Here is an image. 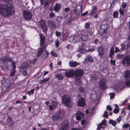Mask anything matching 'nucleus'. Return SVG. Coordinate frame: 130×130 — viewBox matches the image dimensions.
I'll list each match as a JSON object with an SVG mask.
<instances>
[{
    "mask_svg": "<svg viewBox=\"0 0 130 130\" xmlns=\"http://www.w3.org/2000/svg\"><path fill=\"white\" fill-rule=\"evenodd\" d=\"M88 60L90 62H93V60L91 56H87Z\"/></svg>",
    "mask_w": 130,
    "mask_h": 130,
    "instance_id": "49530a36",
    "label": "nucleus"
},
{
    "mask_svg": "<svg viewBox=\"0 0 130 130\" xmlns=\"http://www.w3.org/2000/svg\"><path fill=\"white\" fill-rule=\"evenodd\" d=\"M56 115L58 119L60 118H62L63 117V116H62V114L60 112H58L56 114Z\"/></svg>",
    "mask_w": 130,
    "mask_h": 130,
    "instance_id": "72a5a7b5",
    "label": "nucleus"
},
{
    "mask_svg": "<svg viewBox=\"0 0 130 130\" xmlns=\"http://www.w3.org/2000/svg\"><path fill=\"white\" fill-rule=\"evenodd\" d=\"M119 109L115 108L113 110V112L115 114L118 113L119 111Z\"/></svg>",
    "mask_w": 130,
    "mask_h": 130,
    "instance_id": "5fc2aeb1",
    "label": "nucleus"
},
{
    "mask_svg": "<svg viewBox=\"0 0 130 130\" xmlns=\"http://www.w3.org/2000/svg\"><path fill=\"white\" fill-rule=\"evenodd\" d=\"M127 5V3L126 2H123L122 4V7L123 9H125Z\"/></svg>",
    "mask_w": 130,
    "mask_h": 130,
    "instance_id": "8fccbe9b",
    "label": "nucleus"
},
{
    "mask_svg": "<svg viewBox=\"0 0 130 130\" xmlns=\"http://www.w3.org/2000/svg\"><path fill=\"white\" fill-rule=\"evenodd\" d=\"M34 92L35 90L34 89H31L30 91L29 90L28 91V94L30 96L31 95H32L34 94Z\"/></svg>",
    "mask_w": 130,
    "mask_h": 130,
    "instance_id": "7c9ffc66",
    "label": "nucleus"
},
{
    "mask_svg": "<svg viewBox=\"0 0 130 130\" xmlns=\"http://www.w3.org/2000/svg\"><path fill=\"white\" fill-rule=\"evenodd\" d=\"M55 16V13H53V12H51L50 14L49 17L50 18H52L53 17Z\"/></svg>",
    "mask_w": 130,
    "mask_h": 130,
    "instance_id": "a18cd8bd",
    "label": "nucleus"
},
{
    "mask_svg": "<svg viewBox=\"0 0 130 130\" xmlns=\"http://www.w3.org/2000/svg\"><path fill=\"white\" fill-rule=\"evenodd\" d=\"M52 106L54 107V109H56L57 108L58 105V103L57 102H56L55 101L53 100L52 101Z\"/></svg>",
    "mask_w": 130,
    "mask_h": 130,
    "instance_id": "c85d7f7f",
    "label": "nucleus"
},
{
    "mask_svg": "<svg viewBox=\"0 0 130 130\" xmlns=\"http://www.w3.org/2000/svg\"><path fill=\"white\" fill-rule=\"evenodd\" d=\"M122 63L123 65L128 66L130 64V56H125L122 60Z\"/></svg>",
    "mask_w": 130,
    "mask_h": 130,
    "instance_id": "9b49d317",
    "label": "nucleus"
},
{
    "mask_svg": "<svg viewBox=\"0 0 130 130\" xmlns=\"http://www.w3.org/2000/svg\"><path fill=\"white\" fill-rule=\"evenodd\" d=\"M1 61L4 62L7 61L11 62L13 61V58L8 56H3L1 58Z\"/></svg>",
    "mask_w": 130,
    "mask_h": 130,
    "instance_id": "dca6fc26",
    "label": "nucleus"
},
{
    "mask_svg": "<svg viewBox=\"0 0 130 130\" xmlns=\"http://www.w3.org/2000/svg\"><path fill=\"white\" fill-rule=\"evenodd\" d=\"M69 64V66L70 67H76L77 66L79 65V63L76 61H75L74 62L70 61Z\"/></svg>",
    "mask_w": 130,
    "mask_h": 130,
    "instance_id": "b1692460",
    "label": "nucleus"
},
{
    "mask_svg": "<svg viewBox=\"0 0 130 130\" xmlns=\"http://www.w3.org/2000/svg\"><path fill=\"white\" fill-rule=\"evenodd\" d=\"M112 16L114 18H117L119 17V13L118 11H114L113 13Z\"/></svg>",
    "mask_w": 130,
    "mask_h": 130,
    "instance_id": "cd10ccee",
    "label": "nucleus"
},
{
    "mask_svg": "<svg viewBox=\"0 0 130 130\" xmlns=\"http://www.w3.org/2000/svg\"><path fill=\"white\" fill-rule=\"evenodd\" d=\"M120 46H121V50L122 51H124L125 48L126 46L123 43L120 44Z\"/></svg>",
    "mask_w": 130,
    "mask_h": 130,
    "instance_id": "ea45409f",
    "label": "nucleus"
},
{
    "mask_svg": "<svg viewBox=\"0 0 130 130\" xmlns=\"http://www.w3.org/2000/svg\"><path fill=\"white\" fill-rule=\"evenodd\" d=\"M40 25L41 27L43 32L45 34L47 33V26L46 24V22L43 19H41L39 22Z\"/></svg>",
    "mask_w": 130,
    "mask_h": 130,
    "instance_id": "7ed1b4c3",
    "label": "nucleus"
},
{
    "mask_svg": "<svg viewBox=\"0 0 130 130\" xmlns=\"http://www.w3.org/2000/svg\"><path fill=\"white\" fill-rule=\"evenodd\" d=\"M8 64L7 63L4 62L3 63L1 66L2 70H3L4 71L6 72L8 71L9 68Z\"/></svg>",
    "mask_w": 130,
    "mask_h": 130,
    "instance_id": "a211bd4d",
    "label": "nucleus"
},
{
    "mask_svg": "<svg viewBox=\"0 0 130 130\" xmlns=\"http://www.w3.org/2000/svg\"><path fill=\"white\" fill-rule=\"evenodd\" d=\"M23 13L24 18L25 20L29 21L32 19V14L31 11L27 10H24Z\"/></svg>",
    "mask_w": 130,
    "mask_h": 130,
    "instance_id": "20e7f679",
    "label": "nucleus"
},
{
    "mask_svg": "<svg viewBox=\"0 0 130 130\" xmlns=\"http://www.w3.org/2000/svg\"><path fill=\"white\" fill-rule=\"evenodd\" d=\"M95 48H89L87 50L88 52H92L94 51L95 50Z\"/></svg>",
    "mask_w": 130,
    "mask_h": 130,
    "instance_id": "0e129e2a",
    "label": "nucleus"
},
{
    "mask_svg": "<svg viewBox=\"0 0 130 130\" xmlns=\"http://www.w3.org/2000/svg\"><path fill=\"white\" fill-rule=\"evenodd\" d=\"M75 12L78 14L82 12V7L81 5L77 6L75 9Z\"/></svg>",
    "mask_w": 130,
    "mask_h": 130,
    "instance_id": "aec40b11",
    "label": "nucleus"
},
{
    "mask_svg": "<svg viewBox=\"0 0 130 130\" xmlns=\"http://www.w3.org/2000/svg\"><path fill=\"white\" fill-rule=\"evenodd\" d=\"M109 95H110V98L111 99L114 98L115 94L114 92L112 93H109Z\"/></svg>",
    "mask_w": 130,
    "mask_h": 130,
    "instance_id": "79ce46f5",
    "label": "nucleus"
},
{
    "mask_svg": "<svg viewBox=\"0 0 130 130\" xmlns=\"http://www.w3.org/2000/svg\"><path fill=\"white\" fill-rule=\"evenodd\" d=\"M124 55L123 54H117V57L119 59V58H120V59H122V58H123V57H124Z\"/></svg>",
    "mask_w": 130,
    "mask_h": 130,
    "instance_id": "de8ad7c7",
    "label": "nucleus"
},
{
    "mask_svg": "<svg viewBox=\"0 0 130 130\" xmlns=\"http://www.w3.org/2000/svg\"><path fill=\"white\" fill-rule=\"evenodd\" d=\"M61 4L57 3L53 7V9L56 12H59L61 10Z\"/></svg>",
    "mask_w": 130,
    "mask_h": 130,
    "instance_id": "ddd939ff",
    "label": "nucleus"
},
{
    "mask_svg": "<svg viewBox=\"0 0 130 130\" xmlns=\"http://www.w3.org/2000/svg\"><path fill=\"white\" fill-rule=\"evenodd\" d=\"M52 120L54 121H57L59 119L57 117V116L56 115H54L52 117Z\"/></svg>",
    "mask_w": 130,
    "mask_h": 130,
    "instance_id": "58836bf2",
    "label": "nucleus"
},
{
    "mask_svg": "<svg viewBox=\"0 0 130 130\" xmlns=\"http://www.w3.org/2000/svg\"><path fill=\"white\" fill-rule=\"evenodd\" d=\"M86 50L84 47H79L78 52L82 54H84L86 52Z\"/></svg>",
    "mask_w": 130,
    "mask_h": 130,
    "instance_id": "a878e982",
    "label": "nucleus"
},
{
    "mask_svg": "<svg viewBox=\"0 0 130 130\" xmlns=\"http://www.w3.org/2000/svg\"><path fill=\"white\" fill-rule=\"evenodd\" d=\"M62 18L61 17L59 16H57L56 18V21L57 22H60V21L62 19Z\"/></svg>",
    "mask_w": 130,
    "mask_h": 130,
    "instance_id": "4d7b16f0",
    "label": "nucleus"
},
{
    "mask_svg": "<svg viewBox=\"0 0 130 130\" xmlns=\"http://www.w3.org/2000/svg\"><path fill=\"white\" fill-rule=\"evenodd\" d=\"M81 40L84 41H85L88 39V37L87 35H82L80 37Z\"/></svg>",
    "mask_w": 130,
    "mask_h": 130,
    "instance_id": "bb28decb",
    "label": "nucleus"
},
{
    "mask_svg": "<svg viewBox=\"0 0 130 130\" xmlns=\"http://www.w3.org/2000/svg\"><path fill=\"white\" fill-rule=\"evenodd\" d=\"M90 24L89 23H86L85 25V28H89L90 27Z\"/></svg>",
    "mask_w": 130,
    "mask_h": 130,
    "instance_id": "69168bd1",
    "label": "nucleus"
},
{
    "mask_svg": "<svg viewBox=\"0 0 130 130\" xmlns=\"http://www.w3.org/2000/svg\"><path fill=\"white\" fill-rule=\"evenodd\" d=\"M44 52L45 53L43 55L42 58L44 59H45L48 57L49 55V53L46 49L45 50Z\"/></svg>",
    "mask_w": 130,
    "mask_h": 130,
    "instance_id": "393cba45",
    "label": "nucleus"
},
{
    "mask_svg": "<svg viewBox=\"0 0 130 130\" xmlns=\"http://www.w3.org/2000/svg\"><path fill=\"white\" fill-rule=\"evenodd\" d=\"M52 56L55 57H57L58 56L57 54L55 53L54 51H52L50 53Z\"/></svg>",
    "mask_w": 130,
    "mask_h": 130,
    "instance_id": "e433bc0d",
    "label": "nucleus"
},
{
    "mask_svg": "<svg viewBox=\"0 0 130 130\" xmlns=\"http://www.w3.org/2000/svg\"><path fill=\"white\" fill-rule=\"evenodd\" d=\"M15 12L14 7L11 5H3L1 4V14L7 17L10 16Z\"/></svg>",
    "mask_w": 130,
    "mask_h": 130,
    "instance_id": "f257e3e1",
    "label": "nucleus"
},
{
    "mask_svg": "<svg viewBox=\"0 0 130 130\" xmlns=\"http://www.w3.org/2000/svg\"><path fill=\"white\" fill-rule=\"evenodd\" d=\"M116 61L115 60H113L112 59H111V60L110 61V62L111 64L115 66V62Z\"/></svg>",
    "mask_w": 130,
    "mask_h": 130,
    "instance_id": "680f3d73",
    "label": "nucleus"
},
{
    "mask_svg": "<svg viewBox=\"0 0 130 130\" xmlns=\"http://www.w3.org/2000/svg\"><path fill=\"white\" fill-rule=\"evenodd\" d=\"M56 77L59 80H61L63 78V76L60 74H57L56 75Z\"/></svg>",
    "mask_w": 130,
    "mask_h": 130,
    "instance_id": "f704fd0d",
    "label": "nucleus"
},
{
    "mask_svg": "<svg viewBox=\"0 0 130 130\" xmlns=\"http://www.w3.org/2000/svg\"><path fill=\"white\" fill-rule=\"evenodd\" d=\"M77 103V106L81 107H83L85 106L86 102L84 98L80 97L78 99Z\"/></svg>",
    "mask_w": 130,
    "mask_h": 130,
    "instance_id": "0eeeda50",
    "label": "nucleus"
},
{
    "mask_svg": "<svg viewBox=\"0 0 130 130\" xmlns=\"http://www.w3.org/2000/svg\"><path fill=\"white\" fill-rule=\"evenodd\" d=\"M129 123H126L123 125L122 126L123 128H126L129 127Z\"/></svg>",
    "mask_w": 130,
    "mask_h": 130,
    "instance_id": "052dcab7",
    "label": "nucleus"
},
{
    "mask_svg": "<svg viewBox=\"0 0 130 130\" xmlns=\"http://www.w3.org/2000/svg\"><path fill=\"white\" fill-rule=\"evenodd\" d=\"M99 34L101 36H103V38H105V39H107V38L108 37V36H104L103 35V31H100H100L99 32Z\"/></svg>",
    "mask_w": 130,
    "mask_h": 130,
    "instance_id": "37998d69",
    "label": "nucleus"
},
{
    "mask_svg": "<svg viewBox=\"0 0 130 130\" xmlns=\"http://www.w3.org/2000/svg\"><path fill=\"white\" fill-rule=\"evenodd\" d=\"M29 66V65L28 63L27 62H24L21 64L20 66V69H24L27 68Z\"/></svg>",
    "mask_w": 130,
    "mask_h": 130,
    "instance_id": "6ab92c4d",
    "label": "nucleus"
},
{
    "mask_svg": "<svg viewBox=\"0 0 130 130\" xmlns=\"http://www.w3.org/2000/svg\"><path fill=\"white\" fill-rule=\"evenodd\" d=\"M13 121L11 118L10 117L8 118L6 122L7 125L8 126H11L13 124Z\"/></svg>",
    "mask_w": 130,
    "mask_h": 130,
    "instance_id": "5701e85b",
    "label": "nucleus"
},
{
    "mask_svg": "<svg viewBox=\"0 0 130 130\" xmlns=\"http://www.w3.org/2000/svg\"><path fill=\"white\" fill-rule=\"evenodd\" d=\"M22 72L24 76H25L28 75V73L26 70H22Z\"/></svg>",
    "mask_w": 130,
    "mask_h": 130,
    "instance_id": "603ef678",
    "label": "nucleus"
},
{
    "mask_svg": "<svg viewBox=\"0 0 130 130\" xmlns=\"http://www.w3.org/2000/svg\"><path fill=\"white\" fill-rule=\"evenodd\" d=\"M43 51L39 48L37 53V57H40Z\"/></svg>",
    "mask_w": 130,
    "mask_h": 130,
    "instance_id": "4c0bfd02",
    "label": "nucleus"
},
{
    "mask_svg": "<svg viewBox=\"0 0 130 130\" xmlns=\"http://www.w3.org/2000/svg\"><path fill=\"white\" fill-rule=\"evenodd\" d=\"M119 12L120 15H123L124 14V12L122 9L120 8L119 10Z\"/></svg>",
    "mask_w": 130,
    "mask_h": 130,
    "instance_id": "bf43d9fd",
    "label": "nucleus"
},
{
    "mask_svg": "<svg viewBox=\"0 0 130 130\" xmlns=\"http://www.w3.org/2000/svg\"><path fill=\"white\" fill-rule=\"evenodd\" d=\"M125 84L126 86H130V79H126L125 81Z\"/></svg>",
    "mask_w": 130,
    "mask_h": 130,
    "instance_id": "473e14b6",
    "label": "nucleus"
},
{
    "mask_svg": "<svg viewBox=\"0 0 130 130\" xmlns=\"http://www.w3.org/2000/svg\"><path fill=\"white\" fill-rule=\"evenodd\" d=\"M2 86H5L7 88H9L10 86L11 83L7 78H3V80L1 81Z\"/></svg>",
    "mask_w": 130,
    "mask_h": 130,
    "instance_id": "1a4fd4ad",
    "label": "nucleus"
},
{
    "mask_svg": "<svg viewBox=\"0 0 130 130\" xmlns=\"http://www.w3.org/2000/svg\"><path fill=\"white\" fill-rule=\"evenodd\" d=\"M69 125V123L68 120H64L62 123L59 130H67Z\"/></svg>",
    "mask_w": 130,
    "mask_h": 130,
    "instance_id": "6e6552de",
    "label": "nucleus"
},
{
    "mask_svg": "<svg viewBox=\"0 0 130 130\" xmlns=\"http://www.w3.org/2000/svg\"><path fill=\"white\" fill-rule=\"evenodd\" d=\"M72 16L71 15L70 16H69L67 20L68 23H70L71 22L72 20H73V19H72Z\"/></svg>",
    "mask_w": 130,
    "mask_h": 130,
    "instance_id": "09e8293b",
    "label": "nucleus"
},
{
    "mask_svg": "<svg viewBox=\"0 0 130 130\" xmlns=\"http://www.w3.org/2000/svg\"><path fill=\"white\" fill-rule=\"evenodd\" d=\"M97 51L100 57L102 59L104 54L105 50L104 47L102 46H100L97 48Z\"/></svg>",
    "mask_w": 130,
    "mask_h": 130,
    "instance_id": "9d476101",
    "label": "nucleus"
},
{
    "mask_svg": "<svg viewBox=\"0 0 130 130\" xmlns=\"http://www.w3.org/2000/svg\"><path fill=\"white\" fill-rule=\"evenodd\" d=\"M55 44L56 47H57L59 46V42L58 41V40H56Z\"/></svg>",
    "mask_w": 130,
    "mask_h": 130,
    "instance_id": "338daca9",
    "label": "nucleus"
},
{
    "mask_svg": "<svg viewBox=\"0 0 130 130\" xmlns=\"http://www.w3.org/2000/svg\"><path fill=\"white\" fill-rule=\"evenodd\" d=\"M124 77L126 79L130 78V71L129 70H127L125 71Z\"/></svg>",
    "mask_w": 130,
    "mask_h": 130,
    "instance_id": "4be33fe9",
    "label": "nucleus"
},
{
    "mask_svg": "<svg viewBox=\"0 0 130 130\" xmlns=\"http://www.w3.org/2000/svg\"><path fill=\"white\" fill-rule=\"evenodd\" d=\"M40 46L43 45L44 44L45 41V38L43 34H41L40 35Z\"/></svg>",
    "mask_w": 130,
    "mask_h": 130,
    "instance_id": "f3484780",
    "label": "nucleus"
},
{
    "mask_svg": "<svg viewBox=\"0 0 130 130\" xmlns=\"http://www.w3.org/2000/svg\"><path fill=\"white\" fill-rule=\"evenodd\" d=\"M107 109L110 111H111L112 110V108L109 105H107L106 107Z\"/></svg>",
    "mask_w": 130,
    "mask_h": 130,
    "instance_id": "13d9d810",
    "label": "nucleus"
},
{
    "mask_svg": "<svg viewBox=\"0 0 130 130\" xmlns=\"http://www.w3.org/2000/svg\"><path fill=\"white\" fill-rule=\"evenodd\" d=\"M122 117V116L120 115L119 116V117L117 119V122L118 123H119L120 121L121 120H122L121 117Z\"/></svg>",
    "mask_w": 130,
    "mask_h": 130,
    "instance_id": "6e6d98bb",
    "label": "nucleus"
},
{
    "mask_svg": "<svg viewBox=\"0 0 130 130\" xmlns=\"http://www.w3.org/2000/svg\"><path fill=\"white\" fill-rule=\"evenodd\" d=\"M47 24L49 27L52 29H54L56 28L55 23L53 21L48 20Z\"/></svg>",
    "mask_w": 130,
    "mask_h": 130,
    "instance_id": "f8f14e48",
    "label": "nucleus"
},
{
    "mask_svg": "<svg viewBox=\"0 0 130 130\" xmlns=\"http://www.w3.org/2000/svg\"><path fill=\"white\" fill-rule=\"evenodd\" d=\"M109 123L110 124H111L112 126H115L116 125L117 122L116 121H114L112 120H110Z\"/></svg>",
    "mask_w": 130,
    "mask_h": 130,
    "instance_id": "c756f323",
    "label": "nucleus"
},
{
    "mask_svg": "<svg viewBox=\"0 0 130 130\" xmlns=\"http://www.w3.org/2000/svg\"><path fill=\"white\" fill-rule=\"evenodd\" d=\"M98 8L96 6H93L92 7V10L90 13V15H92L95 14Z\"/></svg>",
    "mask_w": 130,
    "mask_h": 130,
    "instance_id": "412c9836",
    "label": "nucleus"
},
{
    "mask_svg": "<svg viewBox=\"0 0 130 130\" xmlns=\"http://www.w3.org/2000/svg\"><path fill=\"white\" fill-rule=\"evenodd\" d=\"M71 98L68 94L64 95L62 98V104L65 106L69 107L71 106Z\"/></svg>",
    "mask_w": 130,
    "mask_h": 130,
    "instance_id": "f03ea898",
    "label": "nucleus"
},
{
    "mask_svg": "<svg viewBox=\"0 0 130 130\" xmlns=\"http://www.w3.org/2000/svg\"><path fill=\"white\" fill-rule=\"evenodd\" d=\"M130 48V42H129L127 43L126 45V49L128 50Z\"/></svg>",
    "mask_w": 130,
    "mask_h": 130,
    "instance_id": "774afa93",
    "label": "nucleus"
},
{
    "mask_svg": "<svg viewBox=\"0 0 130 130\" xmlns=\"http://www.w3.org/2000/svg\"><path fill=\"white\" fill-rule=\"evenodd\" d=\"M115 52H109V57L112 59L113 58V56L114 55Z\"/></svg>",
    "mask_w": 130,
    "mask_h": 130,
    "instance_id": "c9c22d12",
    "label": "nucleus"
},
{
    "mask_svg": "<svg viewBox=\"0 0 130 130\" xmlns=\"http://www.w3.org/2000/svg\"><path fill=\"white\" fill-rule=\"evenodd\" d=\"M84 70L80 69H76L74 73L75 77H82L84 74Z\"/></svg>",
    "mask_w": 130,
    "mask_h": 130,
    "instance_id": "39448f33",
    "label": "nucleus"
},
{
    "mask_svg": "<svg viewBox=\"0 0 130 130\" xmlns=\"http://www.w3.org/2000/svg\"><path fill=\"white\" fill-rule=\"evenodd\" d=\"M16 72V71L13 70L10 72V76L11 77H13L15 76V72Z\"/></svg>",
    "mask_w": 130,
    "mask_h": 130,
    "instance_id": "c03bdc74",
    "label": "nucleus"
},
{
    "mask_svg": "<svg viewBox=\"0 0 130 130\" xmlns=\"http://www.w3.org/2000/svg\"><path fill=\"white\" fill-rule=\"evenodd\" d=\"M65 75L68 77H72L75 76L74 70H70L68 72H66L65 73Z\"/></svg>",
    "mask_w": 130,
    "mask_h": 130,
    "instance_id": "2eb2a0df",
    "label": "nucleus"
},
{
    "mask_svg": "<svg viewBox=\"0 0 130 130\" xmlns=\"http://www.w3.org/2000/svg\"><path fill=\"white\" fill-rule=\"evenodd\" d=\"M98 84L99 87L101 90H104L107 87L105 80L103 79L100 80Z\"/></svg>",
    "mask_w": 130,
    "mask_h": 130,
    "instance_id": "423d86ee",
    "label": "nucleus"
},
{
    "mask_svg": "<svg viewBox=\"0 0 130 130\" xmlns=\"http://www.w3.org/2000/svg\"><path fill=\"white\" fill-rule=\"evenodd\" d=\"M41 46H42L40 48L43 51L46 48L47 45L46 44L45 45L44 44L43 45H41Z\"/></svg>",
    "mask_w": 130,
    "mask_h": 130,
    "instance_id": "3c124183",
    "label": "nucleus"
},
{
    "mask_svg": "<svg viewBox=\"0 0 130 130\" xmlns=\"http://www.w3.org/2000/svg\"><path fill=\"white\" fill-rule=\"evenodd\" d=\"M61 34V32H59L57 31H56L55 32V35L57 37H60Z\"/></svg>",
    "mask_w": 130,
    "mask_h": 130,
    "instance_id": "e2e57ef3",
    "label": "nucleus"
},
{
    "mask_svg": "<svg viewBox=\"0 0 130 130\" xmlns=\"http://www.w3.org/2000/svg\"><path fill=\"white\" fill-rule=\"evenodd\" d=\"M108 113V112L107 111H105L103 114V116L105 117V118H108V115H107Z\"/></svg>",
    "mask_w": 130,
    "mask_h": 130,
    "instance_id": "864d4df0",
    "label": "nucleus"
},
{
    "mask_svg": "<svg viewBox=\"0 0 130 130\" xmlns=\"http://www.w3.org/2000/svg\"><path fill=\"white\" fill-rule=\"evenodd\" d=\"M49 3L47 0H46L44 3V5L45 8H48L49 7Z\"/></svg>",
    "mask_w": 130,
    "mask_h": 130,
    "instance_id": "2f4dec72",
    "label": "nucleus"
},
{
    "mask_svg": "<svg viewBox=\"0 0 130 130\" xmlns=\"http://www.w3.org/2000/svg\"><path fill=\"white\" fill-rule=\"evenodd\" d=\"M78 91L80 93H84L85 90L83 87H79L78 88Z\"/></svg>",
    "mask_w": 130,
    "mask_h": 130,
    "instance_id": "a19ab883",
    "label": "nucleus"
},
{
    "mask_svg": "<svg viewBox=\"0 0 130 130\" xmlns=\"http://www.w3.org/2000/svg\"><path fill=\"white\" fill-rule=\"evenodd\" d=\"M76 36L75 35H71V36L68 39V41L70 42L74 43L77 42V40L76 39Z\"/></svg>",
    "mask_w": 130,
    "mask_h": 130,
    "instance_id": "4468645a",
    "label": "nucleus"
}]
</instances>
